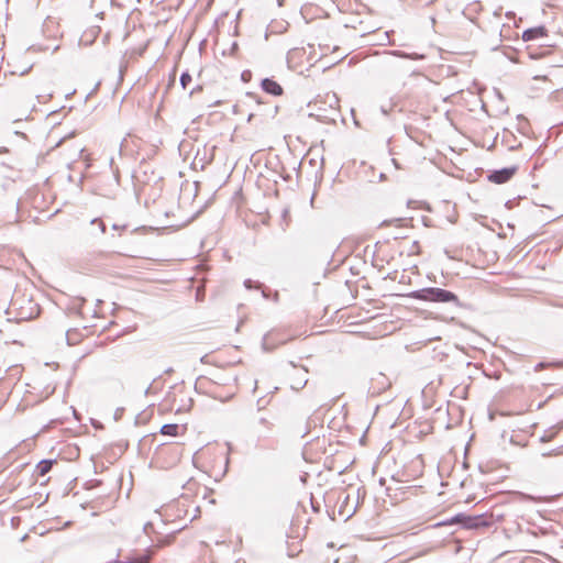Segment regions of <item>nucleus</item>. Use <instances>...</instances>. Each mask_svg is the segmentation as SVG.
Returning a JSON list of instances; mask_svg holds the SVG:
<instances>
[{"instance_id":"obj_1","label":"nucleus","mask_w":563,"mask_h":563,"mask_svg":"<svg viewBox=\"0 0 563 563\" xmlns=\"http://www.w3.org/2000/svg\"><path fill=\"white\" fill-rule=\"evenodd\" d=\"M195 463L210 476L220 475L225 467L223 451L214 445H206L195 454Z\"/></svg>"},{"instance_id":"obj_2","label":"nucleus","mask_w":563,"mask_h":563,"mask_svg":"<svg viewBox=\"0 0 563 563\" xmlns=\"http://www.w3.org/2000/svg\"><path fill=\"white\" fill-rule=\"evenodd\" d=\"M10 309L18 321H27L40 314V306L26 290H16L11 299Z\"/></svg>"},{"instance_id":"obj_3","label":"nucleus","mask_w":563,"mask_h":563,"mask_svg":"<svg viewBox=\"0 0 563 563\" xmlns=\"http://www.w3.org/2000/svg\"><path fill=\"white\" fill-rule=\"evenodd\" d=\"M169 410L175 413L188 412L192 407V398L184 385H175L166 397Z\"/></svg>"},{"instance_id":"obj_4","label":"nucleus","mask_w":563,"mask_h":563,"mask_svg":"<svg viewBox=\"0 0 563 563\" xmlns=\"http://www.w3.org/2000/svg\"><path fill=\"white\" fill-rule=\"evenodd\" d=\"M415 298L433 302H459V298L452 291L442 288H427L413 295Z\"/></svg>"},{"instance_id":"obj_5","label":"nucleus","mask_w":563,"mask_h":563,"mask_svg":"<svg viewBox=\"0 0 563 563\" xmlns=\"http://www.w3.org/2000/svg\"><path fill=\"white\" fill-rule=\"evenodd\" d=\"M489 518L490 517L486 515L466 516L463 514H459L455 517H453L448 523H460L467 529H477L481 527H488L490 525Z\"/></svg>"},{"instance_id":"obj_6","label":"nucleus","mask_w":563,"mask_h":563,"mask_svg":"<svg viewBox=\"0 0 563 563\" xmlns=\"http://www.w3.org/2000/svg\"><path fill=\"white\" fill-rule=\"evenodd\" d=\"M309 53L305 47H297L288 53V64L294 70L302 71L307 66L312 63L308 57Z\"/></svg>"},{"instance_id":"obj_7","label":"nucleus","mask_w":563,"mask_h":563,"mask_svg":"<svg viewBox=\"0 0 563 563\" xmlns=\"http://www.w3.org/2000/svg\"><path fill=\"white\" fill-rule=\"evenodd\" d=\"M292 340L283 329H274L265 335V344L272 349Z\"/></svg>"},{"instance_id":"obj_8","label":"nucleus","mask_w":563,"mask_h":563,"mask_svg":"<svg viewBox=\"0 0 563 563\" xmlns=\"http://www.w3.org/2000/svg\"><path fill=\"white\" fill-rule=\"evenodd\" d=\"M154 553L155 550L152 548L139 552H133L130 555L125 556V559L120 563H151Z\"/></svg>"},{"instance_id":"obj_9","label":"nucleus","mask_w":563,"mask_h":563,"mask_svg":"<svg viewBox=\"0 0 563 563\" xmlns=\"http://www.w3.org/2000/svg\"><path fill=\"white\" fill-rule=\"evenodd\" d=\"M380 228H394L404 232H409L413 228V224L411 219L402 218L385 220L380 223Z\"/></svg>"},{"instance_id":"obj_10","label":"nucleus","mask_w":563,"mask_h":563,"mask_svg":"<svg viewBox=\"0 0 563 563\" xmlns=\"http://www.w3.org/2000/svg\"><path fill=\"white\" fill-rule=\"evenodd\" d=\"M187 432V424L178 426L176 423L164 424L161 428V433L168 437L184 435Z\"/></svg>"},{"instance_id":"obj_11","label":"nucleus","mask_w":563,"mask_h":563,"mask_svg":"<svg viewBox=\"0 0 563 563\" xmlns=\"http://www.w3.org/2000/svg\"><path fill=\"white\" fill-rule=\"evenodd\" d=\"M262 89L273 96H282L284 90L283 87L274 79L265 78L262 84Z\"/></svg>"},{"instance_id":"obj_12","label":"nucleus","mask_w":563,"mask_h":563,"mask_svg":"<svg viewBox=\"0 0 563 563\" xmlns=\"http://www.w3.org/2000/svg\"><path fill=\"white\" fill-rule=\"evenodd\" d=\"M547 36V30L543 26L528 29L522 33L523 41H532Z\"/></svg>"},{"instance_id":"obj_13","label":"nucleus","mask_w":563,"mask_h":563,"mask_svg":"<svg viewBox=\"0 0 563 563\" xmlns=\"http://www.w3.org/2000/svg\"><path fill=\"white\" fill-rule=\"evenodd\" d=\"M512 175H514V170L512 169L505 168V169H501V170L493 173L489 176V179L493 183L503 184V183L508 181L512 177Z\"/></svg>"},{"instance_id":"obj_14","label":"nucleus","mask_w":563,"mask_h":563,"mask_svg":"<svg viewBox=\"0 0 563 563\" xmlns=\"http://www.w3.org/2000/svg\"><path fill=\"white\" fill-rule=\"evenodd\" d=\"M55 461L43 460L36 465V471L40 476H45L51 470Z\"/></svg>"},{"instance_id":"obj_15","label":"nucleus","mask_w":563,"mask_h":563,"mask_svg":"<svg viewBox=\"0 0 563 563\" xmlns=\"http://www.w3.org/2000/svg\"><path fill=\"white\" fill-rule=\"evenodd\" d=\"M233 382L235 379H232ZM229 386V391L225 394V395H222L221 393H218L216 389L214 390H211V395L217 398V399H220V400H227L229 399L232 395H233V391H234V388H235V384H227Z\"/></svg>"},{"instance_id":"obj_16","label":"nucleus","mask_w":563,"mask_h":563,"mask_svg":"<svg viewBox=\"0 0 563 563\" xmlns=\"http://www.w3.org/2000/svg\"><path fill=\"white\" fill-rule=\"evenodd\" d=\"M67 340L70 344H77L80 342V336L77 333V329H70L67 331Z\"/></svg>"},{"instance_id":"obj_17","label":"nucleus","mask_w":563,"mask_h":563,"mask_svg":"<svg viewBox=\"0 0 563 563\" xmlns=\"http://www.w3.org/2000/svg\"><path fill=\"white\" fill-rule=\"evenodd\" d=\"M221 379H222V378H221V375L217 373V374H214V375H213V378H212V379L207 378V377H200V378L198 379V382H199L200 386H203V385H206V384H207V383H209V382H212V383H214V384H218Z\"/></svg>"},{"instance_id":"obj_18","label":"nucleus","mask_w":563,"mask_h":563,"mask_svg":"<svg viewBox=\"0 0 563 563\" xmlns=\"http://www.w3.org/2000/svg\"><path fill=\"white\" fill-rule=\"evenodd\" d=\"M192 81V77L188 73H184L180 76V85L184 89H186Z\"/></svg>"},{"instance_id":"obj_19","label":"nucleus","mask_w":563,"mask_h":563,"mask_svg":"<svg viewBox=\"0 0 563 563\" xmlns=\"http://www.w3.org/2000/svg\"><path fill=\"white\" fill-rule=\"evenodd\" d=\"M406 233H407V232H404V231H401V232H400V230H397V234H395V235H394V238H395V239H404V238H407V234H406Z\"/></svg>"},{"instance_id":"obj_20","label":"nucleus","mask_w":563,"mask_h":563,"mask_svg":"<svg viewBox=\"0 0 563 563\" xmlns=\"http://www.w3.org/2000/svg\"><path fill=\"white\" fill-rule=\"evenodd\" d=\"M332 98H333V100H334V103H335V104H338V102H339V101H338V99L335 98V96H333Z\"/></svg>"}]
</instances>
